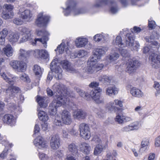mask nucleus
I'll return each mask as SVG.
<instances>
[{
	"label": "nucleus",
	"instance_id": "nucleus-1",
	"mask_svg": "<svg viewBox=\"0 0 160 160\" xmlns=\"http://www.w3.org/2000/svg\"><path fill=\"white\" fill-rule=\"evenodd\" d=\"M58 83H56L53 87L55 96H54V99L52 102L50 104L49 107V112L52 115H55L58 107L61 106L62 104H69L70 99L69 98H62L60 97V91H58V87H60Z\"/></svg>",
	"mask_w": 160,
	"mask_h": 160
},
{
	"label": "nucleus",
	"instance_id": "nucleus-2",
	"mask_svg": "<svg viewBox=\"0 0 160 160\" xmlns=\"http://www.w3.org/2000/svg\"><path fill=\"white\" fill-rule=\"evenodd\" d=\"M58 63V60L57 58H54L52 62L50 65V68L52 71L48 72L47 77V79L51 80L53 77L52 72H55V77L57 79L62 78V70L61 68L57 65Z\"/></svg>",
	"mask_w": 160,
	"mask_h": 160
},
{
	"label": "nucleus",
	"instance_id": "nucleus-3",
	"mask_svg": "<svg viewBox=\"0 0 160 160\" xmlns=\"http://www.w3.org/2000/svg\"><path fill=\"white\" fill-rule=\"evenodd\" d=\"M72 122L71 115L68 111L64 110L60 113V116L57 115L54 120L55 125L62 126L64 124L69 125Z\"/></svg>",
	"mask_w": 160,
	"mask_h": 160
},
{
	"label": "nucleus",
	"instance_id": "nucleus-4",
	"mask_svg": "<svg viewBox=\"0 0 160 160\" xmlns=\"http://www.w3.org/2000/svg\"><path fill=\"white\" fill-rule=\"evenodd\" d=\"M79 130L80 136L86 140H88L91 137V132L88 125L82 123L79 125Z\"/></svg>",
	"mask_w": 160,
	"mask_h": 160
},
{
	"label": "nucleus",
	"instance_id": "nucleus-5",
	"mask_svg": "<svg viewBox=\"0 0 160 160\" xmlns=\"http://www.w3.org/2000/svg\"><path fill=\"white\" fill-rule=\"evenodd\" d=\"M36 33L38 36L41 37V38H35L34 40L35 44L38 41L42 43L43 45V47L46 48L47 47V42L48 40V32L44 30H37Z\"/></svg>",
	"mask_w": 160,
	"mask_h": 160
},
{
	"label": "nucleus",
	"instance_id": "nucleus-6",
	"mask_svg": "<svg viewBox=\"0 0 160 160\" xmlns=\"http://www.w3.org/2000/svg\"><path fill=\"white\" fill-rule=\"evenodd\" d=\"M140 65V63L138 60L135 59H130L127 64L126 71L129 74L133 73L135 72Z\"/></svg>",
	"mask_w": 160,
	"mask_h": 160
},
{
	"label": "nucleus",
	"instance_id": "nucleus-7",
	"mask_svg": "<svg viewBox=\"0 0 160 160\" xmlns=\"http://www.w3.org/2000/svg\"><path fill=\"white\" fill-rule=\"evenodd\" d=\"M56 83H58L59 84V86L60 87H57L58 91H59L60 90L61 92V93H60V95L59 97H61L63 98L64 97L68 98L67 95H65L63 94V93H65L66 92V88L64 85L59 82L55 83L52 86V88L53 90V92L50 88H47V92L48 95L51 96L54 95V96H55L56 94H55V93L53 88V87Z\"/></svg>",
	"mask_w": 160,
	"mask_h": 160
},
{
	"label": "nucleus",
	"instance_id": "nucleus-8",
	"mask_svg": "<svg viewBox=\"0 0 160 160\" xmlns=\"http://www.w3.org/2000/svg\"><path fill=\"white\" fill-rule=\"evenodd\" d=\"M108 49L106 48H97L94 52V54L90 58V64L92 65V62H97L100 60V57L107 51Z\"/></svg>",
	"mask_w": 160,
	"mask_h": 160
},
{
	"label": "nucleus",
	"instance_id": "nucleus-9",
	"mask_svg": "<svg viewBox=\"0 0 160 160\" xmlns=\"http://www.w3.org/2000/svg\"><path fill=\"white\" fill-rule=\"evenodd\" d=\"M6 93V97L5 99V101L8 102L7 98L8 97L9 98L13 97L15 95L16 93H18L21 92L20 88L17 87L10 85L8 87V88L6 89L4 91Z\"/></svg>",
	"mask_w": 160,
	"mask_h": 160
},
{
	"label": "nucleus",
	"instance_id": "nucleus-10",
	"mask_svg": "<svg viewBox=\"0 0 160 160\" xmlns=\"http://www.w3.org/2000/svg\"><path fill=\"white\" fill-rule=\"evenodd\" d=\"M10 65L13 69L19 72H23L26 69L25 63L22 61L12 60L10 62Z\"/></svg>",
	"mask_w": 160,
	"mask_h": 160
},
{
	"label": "nucleus",
	"instance_id": "nucleus-11",
	"mask_svg": "<svg viewBox=\"0 0 160 160\" xmlns=\"http://www.w3.org/2000/svg\"><path fill=\"white\" fill-rule=\"evenodd\" d=\"M125 46L132 48L133 50H137L139 47V45L137 43H134L133 35L131 34L127 33L125 38Z\"/></svg>",
	"mask_w": 160,
	"mask_h": 160
},
{
	"label": "nucleus",
	"instance_id": "nucleus-12",
	"mask_svg": "<svg viewBox=\"0 0 160 160\" xmlns=\"http://www.w3.org/2000/svg\"><path fill=\"white\" fill-rule=\"evenodd\" d=\"M49 19V17L48 16L43 15V13L41 12L38 15L35 23L38 27L43 26L46 25Z\"/></svg>",
	"mask_w": 160,
	"mask_h": 160
},
{
	"label": "nucleus",
	"instance_id": "nucleus-13",
	"mask_svg": "<svg viewBox=\"0 0 160 160\" xmlns=\"http://www.w3.org/2000/svg\"><path fill=\"white\" fill-rule=\"evenodd\" d=\"M50 145L52 149L56 150L60 146V141L59 136L54 135L51 136L50 140Z\"/></svg>",
	"mask_w": 160,
	"mask_h": 160
},
{
	"label": "nucleus",
	"instance_id": "nucleus-14",
	"mask_svg": "<svg viewBox=\"0 0 160 160\" xmlns=\"http://www.w3.org/2000/svg\"><path fill=\"white\" fill-rule=\"evenodd\" d=\"M149 59L151 61L152 68L157 69L160 67V55L153 53L150 55Z\"/></svg>",
	"mask_w": 160,
	"mask_h": 160
},
{
	"label": "nucleus",
	"instance_id": "nucleus-15",
	"mask_svg": "<svg viewBox=\"0 0 160 160\" xmlns=\"http://www.w3.org/2000/svg\"><path fill=\"white\" fill-rule=\"evenodd\" d=\"M61 65L63 69L70 72L77 73L78 72L77 70L74 68L71 63L67 60L61 61Z\"/></svg>",
	"mask_w": 160,
	"mask_h": 160
},
{
	"label": "nucleus",
	"instance_id": "nucleus-16",
	"mask_svg": "<svg viewBox=\"0 0 160 160\" xmlns=\"http://www.w3.org/2000/svg\"><path fill=\"white\" fill-rule=\"evenodd\" d=\"M33 142L36 147L40 149L46 148L48 147L47 142L41 136L38 137L34 139Z\"/></svg>",
	"mask_w": 160,
	"mask_h": 160
},
{
	"label": "nucleus",
	"instance_id": "nucleus-17",
	"mask_svg": "<svg viewBox=\"0 0 160 160\" xmlns=\"http://www.w3.org/2000/svg\"><path fill=\"white\" fill-rule=\"evenodd\" d=\"M96 62H92V65L90 64V58L88 60V64L90 65V66L88 68V71L90 73H92L95 71H98L102 69L104 65L102 64L96 63Z\"/></svg>",
	"mask_w": 160,
	"mask_h": 160
},
{
	"label": "nucleus",
	"instance_id": "nucleus-18",
	"mask_svg": "<svg viewBox=\"0 0 160 160\" xmlns=\"http://www.w3.org/2000/svg\"><path fill=\"white\" fill-rule=\"evenodd\" d=\"M99 92H95L93 90H91L89 93L90 97H91L97 103H103L104 102L103 99L100 97V94Z\"/></svg>",
	"mask_w": 160,
	"mask_h": 160
},
{
	"label": "nucleus",
	"instance_id": "nucleus-19",
	"mask_svg": "<svg viewBox=\"0 0 160 160\" xmlns=\"http://www.w3.org/2000/svg\"><path fill=\"white\" fill-rule=\"evenodd\" d=\"M23 9L21 8L19 10V13L20 14L22 18L25 21H29L32 16V14L31 11L28 10H24Z\"/></svg>",
	"mask_w": 160,
	"mask_h": 160
},
{
	"label": "nucleus",
	"instance_id": "nucleus-20",
	"mask_svg": "<svg viewBox=\"0 0 160 160\" xmlns=\"http://www.w3.org/2000/svg\"><path fill=\"white\" fill-rule=\"evenodd\" d=\"M30 53V51H27L22 48L20 49L18 53V59L21 61H26L29 57Z\"/></svg>",
	"mask_w": 160,
	"mask_h": 160
},
{
	"label": "nucleus",
	"instance_id": "nucleus-21",
	"mask_svg": "<svg viewBox=\"0 0 160 160\" xmlns=\"http://www.w3.org/2000/svg\"><path fill=\"white\" fill-rule=\"evenodd\" d=\"M138 125L139 123L138 122H134L122 128L121 131L123 132H129L131 131L137 130L139 128Z\"/></svg>",
	"mask_w": 160,
	"mask_h": 160
},
{
	"label": "nucleus",
	"instance_id": "nucleus-22",
	"mask_svg": "<svg viewBox=\"0 0 160 160\" xmlns=\"http://www.w3.org/2000/svg\"><path fill=\"white\" fill-rule=\"evenodd\" d=\"M3 122L10 126L13 125L15 123L14 116L10 114H7L4 115L2 118Z\"/></svg>",
	"mask_w": 160,
	"mask_h": 160
},
{
	"label": "nucleus",
	"instance_id": "nucleus-23",
	"mask_svg": "<svg viewBox=\"0 0 160 160\" xmlns=\"http://www.w3.org/2000/svg\"><path fill=\"white\" fill-rule=\"evenodd\" d=\"M37 102L41 108H45L48 106V98L45 97L37 96Z\"/></svg>",
	"mask_w": 160,
	"mask_h": 160
},
{
	"label": "nucleus",
	"instance_id": "nucleus-24",
	"mask_svg": "<svg viewBox=\"0 0 160 160\" xmlns=\"http://www.w3.org/2000/svg\"><path fill=\"white\" fill-rule=\"evenodd\" d=\"M73 116L74 118L80 120L85 118L86 113L82 110L78 109L73 112Z\"/></svg>",
	"mask_w": 160,
	"mask_h": 160
},
{
	"label": "nucleus",
	"instance_id": "nucleus-25",
	"mask_svg": "<svg viewBox=\"0 0 160 160\" xmlns=\"http://www.w3.org/2000/svg\"><path fill=\"white\" fill-rule=\"evenodd\" d=\"M20 34L18 32H10L9 33L8 39L9 42L13 44L18 40Z\"/></svg>",
	"mask_w": 160,
	"mask_h": 160
},
{
	"label": "nucleus",
	"instance_id": "nucleus-26",
	"mask_svg": "<svg viewBox=\"0 0 160 160\" xmlns=\"http://www.w3.org/2000/svg\"><path fill=\"white\" fill-rule=\"evenodd\" d=\"M130 92L132 95L134 97L140 98L143 96V93L139 89L132 87L130 90Z\"/></svg>",
	"mask_w": 160,
	"mask_h": 160
},
{
	"label": "nucleus",
	"instance_id": "nucleus-27",
	"mask_svg": "<svg viewBox=\"0 0 160 160\" xmlns=\"http://www.w3.org/2000/svg\"><path fill=\"white\" fill-rule=\"evenodd\" d=\"M118 50L117 48L116 50H112V52L108 57V60L110 62H112L117 59L119 57V54L118 53Z\"/></svg>",
	"mask_w": 160,
	"mask_h": 160
},
{
	"label": "nucleus",
	"instance_id": "nucleus-28",
	"mask_svg": "<svg viewBox=\"0 0 160 160\" xmlns=\"http://www.w3.org/2000/svg\"><path fill=\"white\" fill-rule=\"evenodd\" d=\"M88 40L86 38H78L75 40V44L77 47H84L88 43Z\"/></svg>",
	"mask_w": 160,
	"mask_h": 160
},
{
	"label": "nucleus",
	"instance_id": "nucleus-29",
	"mask_svg": "<svg viewBox=\"0 0 160 160\" xmlns=\"http://www.w3.org/2000/svg\"><path fill=\"white\" fill-rule=\"evenodd\" d=\"M118 92V89L114 86H110L107 88L105 91L106 94L109 96L117 94Z\"/></svg>",
	"mask_w": 160,
	"mask_h": 160
},
{
	"label": "nucleus",
	"instance_id": "nucleus-30",
	"mask_svg": "<svg viewBox=\"0 0 160 160\" xmlns=\"http://www.w3.org/2000/svg\"><path fill=\"white\" fill-rule=\"evenodd\" d=\"M81 151L85 154H88L89 153L91 147L89 144L85 142H82L80 145Z\"/></svg>",
	"mask_w": 160,
	"mask_h": 160
},
{
	"label": "nucleus",
	"instance_id": "nucleus-31",
	"mask_svg": "<svg viewBox=\"0 0 160 160\" xmlns=\"http://www.w3.org/2000/svg\"><path fill=\"white\" fill-rule=\"evenodd\" d=\"M3 51L4 54L7 57H10L12 55L13 52V49L11 45H7L3 48Z\"/></svg>",
	"mask_w": 160,
	"mask_h": 160
},
{
	"label": "nucleus",
	"instance_id": "nucleus-32",
	"mask_svg": "<svg viewBox=\"0 0 160 160\" xmlns=\"http://www.w3.org/2000/svg\"><path fill=\"white\" fill-rule=\"evenodd\" d=\"M38 117L39 119L43 122H46L48 119L47 113L43 111L38 110Z\"/></svg>",
	"mask_w": 160,
	"mask_h": 160
},
{
	"label": "nucleus",
	"instance_id": "nucleus-33",
	"mask_svg": "<svg viewBox=\"0 0 160 160\" xmlns=\"http://www.w3.org/2000/svg\"><path fill=\"white\" fill-rule=\"evenodd\" d=\"M114 102H110L107 105V109L110 111H113L116 112L118 111L121 110V109L115 105Z\"/></svg>",
	"mask_w": 160,
	"mask_h": 160
},
{
	"label": "nucleus",
	"instance_id": "nucleus-34",
	"mask_svg": "<svg viewBox=\"0 0 160 160\" xmlns=\"http://www.w3.org/2000/svg\"><path fill=\"white\" fill-rule=\"evenodd\" d=\"M68 152L74 155L78 153L77 147L75 143H72L68 145Z\"/></svg>",
	"mask_w": 160,
	"mask_h": 160
},
{
	"label": "nucleus",
	"instance_id": "nucleus-35",
	"mask_svg": "<svg viewBox=\"0 0 160 160\" xmlns=\"http://www.w3.org/2000/svg\"><path fill=\"white\" fill-rule=\"evenodd\" d=\"M99 80L103 83L108 84H110L111 78L106 75H101L98 78Z\"/></svg>",
	"mask_w": 160,
	"mask_h": 160
},
{
	"label": "nucleus",
	"instance_id": "nucleus-36",
	"mask_svg": "<svg viewBox=\"0 0 160 160\" xmlns=\"http://www.w3.org/2000/svg\"><path fill=\"white\" fill-rule=\"evenodd\" d=\"M103 151V146L101 144H98L95 147L93 154L95 156H98L102 153Z\"/></svg>",
	"mask_w": 160,
	"mask_h": 160
},
{
	"label": "nucleus",
	"instance_id": "nucleus-37",
	"mask_svg": "<svg viewBox=\"0 0 160 160\" xmlns=\"http://www.w3.org/2000/svg\"><path fill=\"white\" fill-rule=\"evenodd\" d=\"M13 16V12L3 11L2 14V17L4 19L7 20L12 18Z\"/></svg>",
	"mask_w": 160,
	"mask_h": 160
},
{
	"label": "nucleus",
	"instance_id": "nucleus-38",
	"mask_svg": "<svg viewBox=\"0 0 160 160\" xmlns=\"http://www.w3.org/2000/svg\"><path fill=\"white\" fill-rule=\"evenodd\" d=\"M74 89L81 97L84 98L86 99H88V98H90L89 94L85 92L77 87H75Z\"/></svg>",
	"mask_w": 160,
	"mask_h": 160
},
{
	"label": "nucleus",
	"instance_id": "nucleus-39",
	"mask_svg": "<svg viewBox=\"0 0 160 160\" xmlns=\"http://www.w3.org/2000/svg\"><path fill=\"white\" fill-rule=\"evenodd\" d=\"M99 83L96 82H91L89 85L90 87L94 88L95 90L93 91L96 92V91L98 92H100L102 91V89L98 87Z\"/></svg>",
	"mask_w": 160,
	"mask_h": 160
},
{
	"label": "nucleus",
	"instance_id": "nucleus-40",
	"mask_svg": "<svg viewBox=\"0 0 160 160\" xmlns=\"http://www.w3.org/2000/svg\"><path fill=\"white\" fill-rule=\"evenodd\" d=\"M65 44L64 43H61L60 45L57 48V49H55V51H56L57 49L58 50V51L60 54H62L63 52L65 49H66V51L67 52L68 51L67 49H68V47L67 46H64Z\"/></svg>",
	"mask_w": 160,
	"mask_h": 160
},
{
	"label": "nucleus",
	"instance_id": "nucleus-41",
	"mask_svg": "<svg viewBox=\"0 0 160 160\" xmlns=\"http://www.w3.org/2000/svg\"><path fill=\"white\" fill-rule=\"evenodd\" d=\"M33 71L37 76H41L42 74L41 68L37 65H35L34 66Z\"/></svg>",
	"mask_w": 160,
	"mask_h": 160
},
{
	"label": "nucleus",
	"instance_id": "nucleus-42",
	"mask_svg": "<svg viewBox=\"0 0 160 160\" xmlns=\"http://www.w3.org/2000/svg\"><path fill=\"white\" fill-rule=\"evenodd\" d=\"M111 3L112 5L110 8V11L113 14L116 13L118 11V8L116 4L114 3V2L113 1H112Z\"/></svg>",
	"mask_w": 160,
	"mask_h": 160
},
{
	"label": "nucleus",
	"instance_id": "nucleus-43",
	"mask_svg": "<svg viewBox=\"0 0 160 160\" xmlns=\"http://www.w3.org/2000/svg\"><path fill=\"white\" fill-rule=\"evenodd\" d=\"M115 44L119 47H123L125 45L122 42L121 37L120 36H118L116 38Z\"/></svg>",
	"mask_w": 160,
	"mask_h": 160
},
{
	"label": "nucleus",
	"instance_id": "nucleus-44",
	"mask_svg": "<svg viewBox=\"0 0 160 160\" xmlns=\"http://www.w3.org/2000/svg\"><path fill=\"white\" fill-rule=\"evenodd\" d=\"M20 79L24 82H30V80L28 76L25 73H22L20 76Z\"/></svg>",
	"mask_w": 160,
	"mask_h": 160
},
{
	"label": "nucleus",
	"instance_id": "nucleus-45",
	"mask_svg": "<svg viewBox=\"0 0 160 160\" xmlns=\"http://www.w3.org/2000/svg\"><path fill=\"white\" fill-rule=\"evenodd\" d=\"M123 115L121 113L117 114L115 118V120L116 121L118 122L119 123L121 124L124 122Z\"/></svg>",
	"mask_w": 160,
	"mask_h": 160
},
{
	"label": "nucleus",
	"instance_id": "nucleus-46",
	"mask_svg": "<svg viewBox=\"0 0 160 160\" xmlns=\"http://www.w3.org/2000/svg\"><path fill=\"white\" fill-rule=\"evenodd\" d=\"M3 8L7 12H12L13 6L10 4H5L3 6Z\"/></svg>",
	"mask_w": 160,
	"mask_h": 160
},
{
	"label": "nucleus",
	"instance_id": "nucleus-47",
	"mask_svg": "<svg viewBox=\"0 0 160 160\" xmlns=\"http://www.w3.org/2000/svg\"><path fill=\"white\" fill-rule=\"evenodd\" d=\"M22 32L23 33L22 35H26L30 36V30L29 29L26 27L22 28L21 30Z\"/></svg>",
	"mask_w": 160,
	"mask_h": 160
},
{
	"label": "nucleus",
	"instance_id": "nucleus-48",
	"mask_svg": "<svg viewBox=\"0 0 160 160\" xmlns=\"http://www.w3.org/2000/svg\"><path fill=\"white\" fill-rule=\"evenodd\" d=\"M41 52L40 58L46 59L48 57L49 54L48 52L46 50L41 49Z\"/></svg>",
	"mask_w": 160,
	"mask_h": 160
},
{
	"label": "nucleus",
	"instance_id": "nucleus-49",
	"mask_svg": "<svg viewBox=\"0 0 160 160\" xmlns=\"http://www.w3.org/2000/svg\"><path fill=\"white\" fill-rule=\"evenodd\" d=\"M94 40L96 42H99L103 39H104L103 36L102 34H98L93 37Z\"/></svg>",
	"mask_w": 160,
	"mask_h": 160
},
{
	"label": "nucleus",
	"instance_id": "nucleus-50",
	"mask_svg": "<svg viewBox=\"0 0 160 160\" xmlns=\"http://www.w3.org/2000/svg\"><path fill=\"white\" fill-rule=\"evenodd\" d=\"M153 87L157 90V92L156 93V96L160 94V84L159 83L156 82H154Z\"/></svg>",
	"mask_w": 160,
	"mask_h": 160
},
{
	"label": "nucleus",
	"instance_id": "nucleus-51",
	"mask_svg": "<svg viewBox=\"0 0 160 160\" xmlns=\"http://www.w3.org/2000/svg\"><path fill=\"white\" fill-rule=\"evenodd\" d=\"M118 52L119 51L120 52L121 55L123 57H127L128 55V53L127 51L125 49H122L121 50L119 49H118Z\"/></svg>",
	"mask_w": 160,
	"mask_h": 160
},
{
	"label": "nucleus",
	"instance_id": "nucleus-52",
	"mask_svg": "<svg viewBox=\"0 0 160 160\" xmlns=\"http://www.w3.org/2000/svg\"><path fill=\"white\" fill-rule=\"evenodd\" d=\"M41 52V49L40 50L39 49L35 50L34 51L33 55L36 58H40Z\"/></svg>",
	"mask_w": 160,
	"mask_h": 160
},
{
	"label": "nucleus",
	"instance_id": "nucleus-53",
	"mask_svg": "<svg viewBox=\"0 0 160 160\" xmlns=\"http://www.w3.org/2000/svg\"><path fill=\"white\" fill-rule=\"evenodd\" d=\"M85 12V10L84 9H77L74 10V13L75 15L84 13Z\"/></svg>",
	"mask_w": 160,
	"mask_h": 160
},
{
	"label": "nucleus",
	"instance_id": "nucleus-54",
	"mask_svg": "<svg viewBox=\"0 0 160 160\" xmlns=\"http://www.w3.org/2000/svg\"><path fill=\"white\" fill-rule=\"evenodd\" d=\"M39 157L41 160H50L48 156L44 153H39Z\"/></svg>",
	"mask_w": 160,
	"mask_h": 160
},
{
	"label": "nucleus",
	"instance_id": "nucleus-55",
	"mask_svg": "<svg viewBox=\"0 0 160 160\" xmlns=\"http://www.w3.org/2000/svg\"><path fill=\"white\" fill-rule=\"evenodd\" d=\"M149 144L148 140H143L141 142L142 148V149L143 148H147Z\"/></svg>",
	"mask_w": 160,
	"mask_h": 160
},
{
	"label": "nucleus",
	"instance_id": "nucleus-56",
	"mask_svg": "<svg viewBox=\"0 0 160 160\" xmlns=\"http://www.w3.org/2000/svg\"><path fill=\"white\" fill-rule=\"evenodd\" d=\"M92 141L98 144H100L101 142V140L98 137L97 135L94 136L93 137L92 139Z\"/></svg>",
	"mask_w": 160,
	"mask_h": 160
},
{
	"label": "nucleus",
	"instance_id": "nucleus-57",
	"mask_svg": "<svg viewBox=\"0 0 160 160\" xmlns=\"http://www.w3.org/2000/svg\"><path fill=\"white\" fill-rule=\"evenodd\" d=\"M8 33V31L7 28H4L3 29L2 31L0 32V34H1L2 36L6 38Z\"/></svg>",
	"mask_w": 160,
	"mask_h": 160
},
{
	"label": "nucleus",
	"instance_id": "nucleus-58",
	"mask_svg": "<svg viewBox=\"0 0 160 160\" xmlns=\"http://www.w3.org/2000/svg\"><path fill=\"white\" fill-rule=\"evenodd\" d=\"M30 36H27L26 35H23V37L20 40V43H22L26 41L30 38Z\"/></svg>",
	"mask_w": 160,
	"mask_h": 160
},
{
	"label": "nucleus",
	"instance_id": "nucleus-59",
	"mask_svg": "<svg viewBox=\"0 0 160 160\" xmlns=\"http://www.w3.org/2000/svg\"><path fill=\"white\" fill-rule=\"evenodd\" d=\"M14 23L17 25H21L22 23V21L19 18H15L13 20Z\"/></svg>",
	"mask_w": 160,
	"mask_h": 160
},
{
	"label": "nucleus",
	"instance_id": "nucleus-60",
	"mask_svg": "<svg viewBox=\"0 0 160 160\" xmlns=\"http://www.w3.org/2000/svg\"><path fill=\"white\" fill-rule=\"evenodd\" d=\"M148 26L151 29H153L156 26L155 22L154 21H149Z\"/></svg>",
	"mask_w": 160,
	"mask_h": 160
},
{
	"label": "nucleus",
	"instance_id": "nucleus-61",
	"mask_svg": "<svg viewBox=\"0 0 160 160\" xmlns=\"http://www.w3.org/2000/svg\"><path fill=\"white\" fill-rule=\"evenodd\" d=\"M115 105L118 106L120 108L122 107L123 105L122 104V102L121 101L119 100L118 99H115L114 100Z\"/></svg>",
	"mask_w": 160,
	"mask_h": 160
},
{
	"label": "nucleus",
	"instance_id": "nucleus-62",
	"mask_svg": "<svg viewBox=\"0 0 160 160\" xmlns=\"http://www.w3.org/2000/svg\"><path fill=\"white\" fill-rule=\"evenodd\" d=\"M71 7L69 5L67 6L66 9L64 11V14L65 16H68L70 13V10H71Z\"/></svg>",
	"mask_w": 160,
	"mask_h": 160
},
{
	"label": "nucleus",
	"instance_id": "nucleus-63",
	"mask_svg": "<svg viewBox=\"0 0 160 160\" xmlns=\"http://www.w3.org/2000/svg\"><path fill=\"white\" fill-rule=\"evenodd\" d=\"M87 54V53L83 50H81L79 51L78 53L77 56L80 57H82Z\"/></svg>",
	"mask_w": 160,
	"mask_h": 160
},
{
	"label": "nucleus",
	"instance_id": "nucleus-64",
	"mask_svg": "<svg viewBox=\"0 0 160 160\" xmlns=\"http://www.w3.org/2000/svg\"><path fill=\"white\" fill-rule=\"evenodd\" d=\"M155 145L156 147L160 146V136L157 138L155 139Z\"/></svg>",
	"mask_w": 160,
	"mask_h": 160
}]
</instances>
